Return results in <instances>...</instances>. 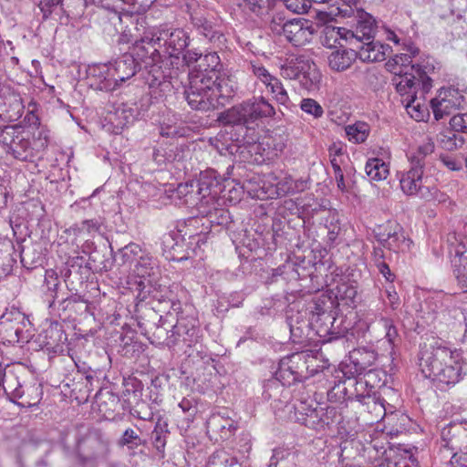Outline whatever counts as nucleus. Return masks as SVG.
Listing matches in <instances>:
<instances>
[{
  "label": "nucleus",
  "mask_w": 467,
  "mask_h": 467,
  "mask_svg": "<svg viewBox=\"0 0 467 467\" xmlns=\"http://www.w3.org/2000/svg\"><path fill=\"white\" fill-rule=\"evenodd\" d=\"M419 360L424 377L435 382L441 389L454 386L465 375L461 353L439 337L425 338L420 344Z\"/></svg>",
  "instance_id": "obj_1"
},
{
  "label": "nucleus",
  "mask_w": 467,
  "mask_h": 467,
  "mask_svg": "<svg viewBox=\"0 0 467 467\" xmlns=\"http://www.w3.org/2000/svg\"><path fill=\"white\" fill-rule=\"evenodd\" d=\"M47 144V136L42 131L31 138L30 132L19 125L0 128V146L16 160L32 161Z\"/></svg>",
  "instance_id": "obj_2"
},
{
  "label": "nucleus",
  "mask_w": 467,
  "mask_h": 467,
  "mask_svg": "<svg viewBox=\"0 0 467 467\" xmlns=\"http://www.w3.org/2000/svg\"><path fill=\"white\" fill-rule=\"evenodd\" d=\"M275 114V110L272 104L265 98L258 97L243 101L222 112L218 119L225 125L236 126L245 130L246 134L254 130L251 125L255 121L274 117Z\"/></svg>",
  "instance_id": "obj_3"
},
{
  "label": "nucleus",
  "mask_w": 467,
  "mask_h": 467,
  "mask_svg": "<svg viewBox=\"0 0 467 467\" xmlns=\"http://www.w3.org/2000/svg\"><path fill=\"white\" fill-rule=\"evenodd\" d=\"M303 359L304 357L299 353H294L283 358L279 361L275 378L268 380L264 386V398L273 400L274 402H281V398H278V396L284 399L289 398L290 393L285 389V386L299 380L301 371L299 370L298 363L303 361Z\"/></svg>",
  "instance_id": "obj_4"
},
{
  "label": "nucleus",
  "mask_w": 467,
  "mask_h": 467,
  "mask_svg": "<svg viewBox=\"0 0 467 467\" xmlns=\"http://www.w3.org/2000/svg\"><path fill=\"white\" fill-rule=\"evenodd\" d=\"M110 452L109 441L98 429L88 431L78 442V459L82 467H99Z\"/></svg>",
  "instance_id": "obj_5"
},
{
  "label": "nucleus",
  "mask_w": 467,
  "mask_h": 467,
  "mask_svg": "<svg viewBox=\"0 0 467 467\" xmlns=\"http://www.w3.org/2000/svg\"><path fill=\"white\" fill-rule=\"evenodd\" d=\"M155 35H151V39L157 41L158 47L163 48L162 53L170 65L178 64L181 55L190 45L191 37L188 32L181 27L169 26L161 25L155 26Z\"/></svg>",
  "instance_id": "obj_6"
},
{
  "label": "nucleus",
  "mask_w": 467,
  "mask_h": 467,
  "mask_svg": "<svg viewBox=\"0 0 467 467\" xmlns=\"http://www.w3.org/2000/svg\"><path fill=\"white\" fill-rule=\"evenodd\" d=\"M434 70L433 63H417L410 67L411 72L400 69L393 78V84L396 90L401 96L407 95L405 99L411 98V95L417 94V88L421 86L424 92H428L431 88V78L429 74Z\"/></svg>",
  "instance_id": "obj_7"
},
{
  "label": "nucleus",
  "mask_w": 467,
  "mask_h": 467,
  "mask_svg": "<svg viewBox=\"0 0 467 467\" xmlns=\"http://www.w3.org/2000/svg\"><path fill=\"white\" fill-rule=\"evenodd\" d=\"M185 7L192 28L198 35L217 45H221L225 41V36L221 30V25L207 12L204 6L200 5L195 0H189L186 2Z\"/></svg>",
  "instance_id": "obj_8"
},
{
  "label": "nucleus",
  "mask_w": 467,
  "mask_h": 467,
  "mask_svg": "<svg viewBox=\"0 0 467 467\" xmlns=\"http://www.w3.org/2000/svg\"><path fill=\"white\" fill-rule=\"evenodd\" d=\"M280 398V396H278ZM289 398L284 399L281 397V402H274V406L276 409H282L284 404V410L289 413V418L297 421L307 428L318 429L324 423L323 408H314V400L310 397H301L296 399L293 403L288 402Z\"/></svg>",
  "instance_id": "obj_9"
},
{
  "label": "nucleus",
  "mask_w": 467,
  "mask_h": 467,
  "mask_svg": "<svg viewBox=\"0 0 467 467\" xmlns=\"http://www.w3.org/2000/svg\"><path fill=\"white\" fill-rule=\"evenodd\" d=\"M376 377L377 372L369 369L363 378H359L357 380L356 387L357 391H358V388L363 389L364 386L369 387L367 393H358L356 395V400L360 404L363 411L369 416L368 420H369L370 423L381 420L388 412L384 399L375 391H372V389L375 387L374 379Z\"/></svg>",
  "instance_id": "obj_10"
},
{
  "label": "nucleus",
  "mask_w": 467,
  "mask_h": 467,
  "mask_svg": "<svg viewBox=\"0 0 467 467\" xmlns=\"http://www.w3.org/2000/svg\"><path fill=\"white\" fill-rule=\"evenodd\" d=\"M192 70L189 73V85L199 88L218 98L230 97L235 87L227 76H217L213 71Z\"/></svg>",
  "instance_id": "obj_11"
},
{
  "label": "nucleus",
  "mask_w": 467,
  "mask_h": 467,
  "mask_svg": "<svg viewBox=\"0 0 467 467\" xmlns=\"http://www.w3.org/2000/svg\"><path fill=\"white\" fill-rule=\"evenodd\" d=\"M400 184L406 195L426 200L432 198L436 191V188L429 183V178L423 177V169L419 162L416 166L410 165L409 171L401 173Z\"/></svg>",
  "instance_id": "obj_12"
},
{
  "label": "nucleus",
  "mask_w": 467,
  "mask_h": 467,
  "mask_svg": "<svg viewBox=\"0 0 467 467\" xmlns=\"http://www.w3.org/2000/svg\"><path fill=\"white\" fill-rule=\"evenodd\" d=\"M151 35H155L154 27L143 32L140 39L135 41L130 53L136 58L138 66L142 63L145 68L155 64H166L164 55L159 50L157 41L151 39Z\"/></svg>",
  "instance_id": "obj_13"
},
{
  "label": "nucleus",
  "mask_w": 467,
  "mask_h": 467,
  "mask_svg": "<svg viewBox=\"0 0 467 467\" xmlns=\"http://www.w3.org/2000/svg\"><path fill=\"white\" fill-rule=\"evenodd\" d=\"M170 66L169 61L168 65L155 64L142 72V78L150 90L151 97L155 99L166 97L172 91V69Z\"/></svg>",
  "instance_id": "obj_14"
},
{
  "label": "nucleus",
  "mask_w": 467,
  "mask_h": 467,
  "mask_svg": "<svg viewBox=\"0 0 467 467\" xmlns=\"http://www.w3.org/2000/svg\"><path fill=\"white\" fill-rule=\"evenodd\" d=\"M316 312H312L311 322H303L301 327H290V338L295 344H303L308 339V332L310 326L317 328V333L321 334L330 333L331 327L336 321L335 317L330 312L320 310L317 306ZM333 334V332H331Z\"/></svg>",
  "instance_id": "obj_15"
},
{
  "label": "nucleus",
  "mask_w": 467,
  "mask_h": 467,
  "mask_svg": "<svg viewBox=\"0 0 467 467\" xmlns=\"http://www.w3.org/2000/svg\"><path fill=\"white\" fill-rule=\"evenodd\" d=\"M199 326L196 318L178 317L175 325L171 326V334L167 336V345L175 347L182 343L186 347H192L199 340Z\"/></svg>",
  "instance_id": "obj_16"
},
{
  "label": "nucleus",
  "mask_w": 467,
  "mask_h": 467,
  "mask_svg": "<svg viewBox=\"0 0 467 467\" xmlns=\"http://www.w3.org/2000/svg\"><path fill=\"white\" fill-rule=\"evenodd\" d=\"M195 195H200V207L214 202L223 190V179L213 169H208L200 173L197 181H194Z\"/></svg>",
  "instance_id": "obj_17"
},
{
  "label": "nucleus",
  "mask_w": 467,
  "mask_h": 467,
  "mask_svg": "<svg viewBox=\"0 0 467 467\" xmlns=\"http://www.w3.org/2000/svg\"><path fill=\"white\" fill-rule=\"evenodd\" d=\"M464 96L453 88H441L436 98L431 100V107L436 120H440L462 108Z\"/></svg>",
  "instance_id": "obj_18"
},
{
  "label": "nucleus",
  "mask_w": 467,
  "mask_h": 467,
  "mask_svg": "<svg viewBox=\"0 0 467 467\" xmlns=\"http://www.w3.org/2000/svg\"><path fill=\"white\" fill-rule=\"evenodd\" d=\"M26 322V316L18 310L3 314L0 317V339L8 344L19 342Z\"/></svg>",
  "instance_id": "obj_19"
},
{
  "label": "nucleus",
  "mask_w": 467,
  "mask_h": 467,
  "mask_svg": "<svg viewBox=\"0 0 467 467\" xmlns=\"http://www.w3.org/2000/svg\"><path fill=\"white\" fill-rule=\"evenodd\" d=\"M450 253L452 256L451 264L454 267V274L459 285L467 291V239L460 240L455 238L451 243Z\"/></svg>",
  "instance_id": "obj_20"
},
{
  "label": "nucleus",
  "mask_w": 467,
  "mask_h": 467,
  "mask_svg": "<svg viewBox=\"0 0 467 467\" xmlns=\"http://www.w3.org/2000/svg\"><path fill=\"white\" fill-rule=\"evenodd\" d=\"M314 30L310 22L304 18H293L283 27L285 38L294 46H303L312 39Z\"/></svg>",
  "instance_id": "obj_21"
},
{
  "label": "nucleus",
  "mask_w": 467,
  "mask_h": 467,
  "mask_svg": "<svg viewBox=\"0 0 467 467\" xmlns=\"http://www.w3.org/2000/svg\"><path fill=\"white\" fill-rule=\"evenodd\" d=\"M24 105L20 95L11 89L0 94V119L13 122L20 119L24 113Z\"/></svg>",
  "instance_id": "obj_22"
},
{
  "label": "nucleus",
  "mask_w": 467,
  "mask_h": 467,
  "mask_svg": "<svg viewBox=\"0 0 467 467\" xmlns=\"http://www.w3.org/2000/svg\"><path fill=\"white\" fill-rule=\"evenodd\" d=\"M113 81L116 82V89L120 88L127 80L133 78L138 71V62L134 56L125 53L121 57L109 62Z\"/></svg>",
  "instance_id": "obj_23"
},
{
  "label": "nucleus",
  "mask_w": 467,
  "mask_h": 467,
  "mask_svg": "<svg viewBox=\"0 0 467 467\" xmlns=\"http://www.w3.org/2000/svg\"><path fill=\"white\" fill-rule=\"evenodd\" d=\"M87 78L91 87L102 91H113L116 89V82L113 81L110 64H94L88 66Z\"/></svg>",
  "instance_id": "obj_24"
},
{
  "label": "nucleus",
  "mask_w": 467,
  "mask_h": 467,
  "mask_svg": "<svg viewBox=\"0 0 467 467\" xmlns=\"http://www.w3.org/2000/svg\"><path fill=\"white\" fill-rule=\"evenodd\" d=\"M184 95L189 106L195 110L207 111L220 104V98L191 85L185 89Z\"/></svg>",
  "instance_id": "obj_25"
},
{
  "label": "nucleus",
  "mask_w": 467,
  "mask_h": 467,
  "mask_svg": "<svg viewBox=\"0 0 467 467\" xmlns=\"http://www.w3.org/2000/svg\"><path fill=\"white\" fill-rule=\"evenodd\" d=\"M244 144H247L248 152L253 155H259L255 157L254 161L257 162L265 161V160H271L278 155L283 150V143H275L273 138H264L262 141H249L246 140L245 137L243 139Z\"/></svg>",
  "instance_id": "obj_26"
},
{
  "label": "nucleus",
  "mask_w": 467,
  "mask_h": 467,
  "mask_svg": "<svg viewBox=\"0 0 467 467\" xmlns=\"http://www.w3.org/2000/svg\"><path fill=\"white\" fill-rule=\"evenodd\" d=\"M358 57L363 62H379L386 58L385 52L389 48L379 41H367L357 46Z\"/></svg>",
  "instance_id": "obj_27"
},
{
  "label": "nucleus",
  "mask_w": 467,
  "mask_h": 467,
  "mask_svg": "<svg viewBox=\"0 0 467 467\" xmlns=\"http://www.w3.org/2000/svg\"><path fill=\"white\" fill-rule=\"evenodd\" d=\"M378 353L371 348H358L350 354V361L354 365V373L364 376L367 369L377 360ZM369 370H368V372Z\"/></svg>",
  "instance_id": "obj_28"
},
{
  "label": "nucleus",
  "mask_w": 467,
  "mask_h": 467,
  "mask_svg": "<svg viewBox=\"0 0 467 467\" xmlns=\"http://www.w3.org/2000/svg\"><path fill=\"white\" fill-rule=\"evenodd\" d=\"M357 58L358 54L352 48L337 49L328 55L327 63L332 70L341 72L349 68Z\"/></svg>",
  "instance_id": "obj_29"
},
{
  "label": "nucleus",
  "mask_w": 467,
  "mask_h": 467,
  "mask_svg": "<svg viewBox=\"0 0 467 467\" xmlns=\"http://www.w3.org/2000/svg\"><path fill=\"white\" fill-rule=\"evenodd\" d=\"M374 23L373 17L368 14L360 16L355 31H352L353 36H349V40L356 39L359 44L373 40L376 32Z\"/></svg>",
  "instance_id": "obj_30"
},
{
  "label": "nucleus",
  "mask_w": 467,
  "mask_h": 467,
  "mask_svg": "<svg viewBox=\"0 0 467 467\" xmlns=\"http://www.w3.org/2000/svg\"><path fill=\"white\" fill-rule=\"evenodd\" d=\"M349 36H353L352 31L345 27H336L333 26H326L322 31L321 43L323 46L333 48L340 45V40H349Z\"/></svg>",
  "instance_id": "obj_31"
},
{
  "label": "nucleus",
  "mask_w": 467,
  "mask_h": 467,
  "mask_svg": "<svg viewBox=\"0 0 467 467\" xmlns=\"http://www.w3.org/2000/svg\"><path fill=\"white\" fill-rule=\"evenodd\" d=\"M307 59L308 57L304 55L287 58L280 67L281 76L287 79H298V78H301V73Z\"/></svg>",
  "instance_id": "obj_32"
},
{
  "label": "nucleus",
  "mask_w": 467,
  "mask_h": 467,
  "mask_svg": "<svg viewBox=\"0 0 467 467\" xmlns=\"http://www.w3.org/2000/svg\"><path fill=\"white\" fill-rule=\"evenodd\" d=\"M365 171L371 182L383 181L387 179L389 173V165L379 158L368 159L365 166Z\"/></svg>",
  "instance_id": "obj_33"
},
{
  "label": "nucleus",
  "mask_w": 467,
  "mask_h": 467,
  "mask_svg": "<svg viewBox=\"0 0 467 467\" xmlns=\"http://www.w3.org/2000/svg\"><path fill=\"white\" fill-rule=\"evenodd\" d=\"M169 434L168 422L161 419L158 420L151 432L150 440L154 448L161 454V457L164 455V449Z\"/></svg>",
  "instance_id": "obj_34"
},
{
  "label": "nucleus",
  "mask_w": 467,
  "mask_h": 467,
  "mask_svg": "<svg viewBox=\"0 0 467 467\" xmlns=\"http://www.w3.org/2000/svg\"><path fill=\"white\" fill-rule=\"evenodd\" d=\"M307 188V181L304 179L294 180L290 175H285L276 184L279 194H295L304 192Z\"/></svg>",
  "instance_id": "obj_35"
},
{
  "label": "nucleus",
  "mask_w": 467,
  "mask_h": 467,
  "mask_svg": "<svg viewBox=\"0 0 467 467\" xmlns=\"http://www.w3.org/2000/svg\"><path fill=\"white\" fill-rule=\"evenodd\" d=\"M298 80L303 88L307 90L314 89L320 80V73L317 67V65L307 59L304 70L301 73V78Z\"/></svg>",
  "instance_id": "obj_36"
},
{
  "label": "nucleus",
  "mask_w": 467,
  "mask_h": 467,
  "mask_svg": "<svg viewBox=\"0 0 467 467\" xmlns=\"http://www.w3.org/2000/svg\"><path fill=\"white\" fill-rule=\"evenodd\" d=\"M222 63L221 58L218 56L217 52H209L202 57L201 61L198 63L197 67L194 70L203 71L205 73H210L209 71H213L217 76H225V74L221 73Z\"/></svg>",
  "instance_id": "obj_37"
},
{
  "label": "nucleus",
  "mask_w": 467,
  "mask_h": 467,
  "mask_svg": "<svg viewBox=\"0 0 467 467\" xmlns=\"http://www.w3.org/2000/svg\"><path fill=\"white\" fill-rule=\"evenodd\" d=\"M211 202L213 204L212 208L207 209L206 204H204L202 209H199L200 213L207 217L213 224L226 225L230 222L229 212L215 206L214 202Z\"/></svg>",
  "instance_id": "obj_38"
},
{
  "label": "nucleus",
  "mask_w": 467,
  "mask_h": 467,
  "mask_svg": "<svg viewBox=\"0 0 467 467\" xmlns=\"http://www.w3.org/2000/svg\"><path fill=\"white\" fill-rule=\"evenodd\" d=\"M156 268V260L151 255L141 253L136 262L134 272L138 276L144 278L154 275Z\"/></svg>",
  "instance_id": "obj_39"
},
{
  "label": "nucleus",
  "mask_w": 467,
  "mask_h": 467,
  "mask_svg": "<svg viewBox=\"0 0 467 467\" xmlns=\"http://www.w3.org/2000/svg\"><path fill=\"white\" fill-rule=\"evenodd\" d=\"M211 467H241L236 457L224 450L215 451L209 458Z\"/></svg>",
  "instance_id": "obj_40"
},
{
  "label": "nucleus",
  "mask_w": 467,
  "mask_h": 467,
  "mask_svg": "<svg viewBox=\"0 0 467 467\" xmlns=\"http://www.w3.org/2000/svg\"><path fill=\"white\" fill-rule=\"evenodd\" d=\"M407 113L416 121H422L429 116L427 107L417 100L416 95H411L409 99H403Z\"/></svg>",
  "instance_id": "obj_41"
},
{
  "label": "nucleus",
  "mask_w": 467,
  "mask_h": 467,
  "mask_svg": "<svg viewBox=\"0 0 467 467\" xmlns=\"http://www.w3.org/2000/svg\"><path fill=\"white\" fill-rule=\"evenodd\" d=\"M346 133L350 141L355 143L364 142L369 132L368 125L364 122H357L346 127Z\"/></svg>",
  "instance_id": "obj_42"
},
{
  "label": "nucleus",
  "mask_w": 467,
  "mask_h": 467,
  "mask_svg": "<svg viewBox=\"0 0 467 467\" xmlns=\"http://www.w3.org/2000/svg\"><path fill=\"white\" fill-rule=\"evenodd\" d=\"M265 86L269 89L277 103L287 106L289 102V96L282 82L276 77H274L273 80L268 81Z\"/></svg>",
  "instance_id": "obj_43"
},
{
  "label": "nucleus",
  "mask_w": 467,
  "mask_h": 467,
  "mask_svg": "<svg viewBox=\"0 0 467 467\" xmlns=\"http://www.w3.org/2000/svg\"><path fill=\"white\" fill-rule=\"evenodd\" d=\"M194 181L181 183L177 187V193L179 197L184 198L186 203L196 205L200 207V195H195Z\"/></svg>",
  "instance_id": "obj_44"
},
{
  "label": "nucleus",
  "mask_w": 467,
  "mask_h": 467,
  "mask_svg": "<svg viewBox=\"0 0 467 467\" xmlns=\"http://www.w3.org/2000/svg\"><path fill=\"white\" fill-rule=\"evenodd\" d=\"M116 116L122 125H129L133 123L140 116V111L134 105L128 103L122 104L116 109Z\"/></svg>",
  "instance_id": "obj_45"
},
{
  "label": "nucleus",
  "mask_w": 467,
  "mask_h": 467,
  "mask_svg": "<svg viewBox=\"0 0 467 467\" xmlns=\"http://www.w3.org/2000/svg\"><path fill=\"white\" fill-rule=\"evenodd\" d=\"M246 70L251 73L257 80L265 85L268 81L273 80V76L264 66L257 60H250L246 64Z\"/></svg>",
  "instance_id": "obj_46"
},
{
  "label": "nucleus",
  "mask_w": 467,
  "mask_h": 467,
  "mask_svg": "<svg viewBox=\"0 0 467 467\" xmlns=\"http://www.w3.org/2000/svg\"><path fill=\"white\" fill-rule=\"evenodd\" d=\"M439 141L442 149L452 151L462 148L465 140L462 135L450 131L447 133H441L440 135Z\"/></svg>",
  "instance_id": "obj_47"
},
{
  "label": "nucleus",
  "mask_w": 467,
  "mask_h": 467,
  "mask_svg": "<svg viewBox=\"0 0 467 467\" xmlns=\"http://www.w3.org/2000/svg\"><path fill=\"white\" fill-rule=\"evenodd\" d=\"M145 441H143L137 432L128 428L124 431L122 436L118 441V445L119 447H127L129 450H135L140 445H144Z\"/></svg>",
  "instance_id": "obj_48"
},
{
  "label": "nucleus",
  "mask_w": 467,
  "mask_h": 467,
  "mask_svg": "<svg viewBox=\"0 0 467 467\" xmlns=\"http://www.w3.org/2000/svg\"><path fill=\"white\" fill-rule=\"evenodd\" d=\"M358 295V287L354 284L342 283L337 286L336 297L338 300L345 301L346 305L354 303Z\"/></svg>",
  "instance_id": "obj_49"
},
{
  "label": "nucleus",
  "mask_w": 467,
  "mask_h": 467,
  "mask_svg": "<svg viewBox=\"0 0 467 467\" xmlns=\"http://www.w3.org/2000/svg\"><path fill=\"white\" fill-rule=\"evenodd\" d=\"M434 143L431 140L419 146L416 152L410 157V165L416 166L417 162H419L420 168L423 169L425 165L424 158L431 154L434 151Z\"/></svg>",
  "instance_id": "obj_50"
},
{
  "label": "nucleus",
  "mask_w": 467,
  "mask_h": 467,
  "mask_svg": "<svg viewBox=\"0 0 467 467\" xmlns=\"http://www.w3.org/2000/svg\"><path fill=\"white\" fill-rule=\"evenodd\" d=\"M398 225L393 227V223L388 222L386 224L378 225L373 230V233L379 244L383 246L389 239H391L393 234L398 231Z\"/></svg>",
  "instance_id": "obj_51"
},
{
  "label": "nucleus",
  "mask_w": 467,
  "mask_h": 467,
  "mask_svg": "<svg viewBox=\"0 0 467 467\" xmlns=\"http://www.w3.org/2000/svg\"><path fill=\"white\" fill-rule=\"evenodd\" d=\"M378 325L384 328L385 337L390 345L394 346L399 340V334L393 321L386 317H380Z\"/></svg>",
  "instance_id": "obj_52"
},
{
  "label": "nucleus",
  "mask_w": 467,
  "mask_h": 467,
  "mask_svg": "<svg viewBox=\"0 0 467 467\" xmlns=\"http://www.w3.org/2000/svg\"><path fill=\"white\" fill-rule=\"evenodd\" d=\"M119 253L121 256L122 264L125 265L131 264L134 261L137 262L142 251L140 245L131 243L120 249Z\"/></svg>",
  "instance_id": "obj_53"
},
{
  "label": "nucleus",
  "mask_w": 467,
  "mask_h": 467,
  "mask_svg": "<svg viewBox=\"0 0 467 467\" xmlns=\"http://www.w3.org/2000/svg\"><path fill=\"white\" fill-rule=\"evenodd\" d=\"M300 109L306 112L313 116L315 119H319L324 114V109L321 105L313 99H303L300 103Z\"/></svg>",
  "instance_id": "obj_54"
},
{
  "label": "nucleus",
  "mask_w": 467,
  "mask_h": 467,
  "mask_svg": "<svg viewBox=\"0 0 467 467\" xmlns=\"http://www.w3.org/2000/svg\"><path fill=\"white\" fill-rule=\"evenodd\" d=\"M307 311L302 310V311H294L293 309H290L286 312V324L287 327H301L300 324H303V322H311V319L307 317Z\"/></svg>",
  "instance_id": "obj_55"
},
{
  "label": "nucleus",
  "mask_w": 467,
  "mask_h": 467,
  "mask_svg": "<svg viewBox=\"0 0 467 467\" xmlns=\"http://www.w3.org/2000/svg\"><path fill=\"white\" fill-rule=\"evenodd\" d=\"M290 19H286L284 12L282 11H276L273 15L271 21H270V27L271 30L277 35H282L283 33V27L286 26V24L288 23Z\"/></svg>",
  "instance_id": "obj_56"
},
{
  "label": "nucleus",
  "mask_w": 467,
  "mask_h": 467,
  "mask_svg": "<svg viewBox=\"0 0 467 467\" xmlns=\"http://www.w3.org/2000/svg\"><path fill=\"white\" fill-rule=\"evenodd\" d=\"M130 414L142 420H150L153 417L151 409L144 401L138 403L133 409H131Z\"/></svg>",
  "instance_id": "obj_57"
},
{
  "label": "nucleus",
  "mask_w": 467,
  "mask_h": 467,
  "mask_svg": "<svg viewBox=\"0 0 467 467\" xmlns=\"http://www.w3.org/2000/svg\"><path fill=\"white\" fill-rule=\"evenodd\" d=\"M450 125L454 131L467 132V113L454 115L450 120Z\"/></svg>",
  "instance_id": "obj_58"
},
{
  "label": "nucleus",
  "mask_w": 467,
  "mask_h": 467,
  "mask_svg": "<svg viewBox=\"0 0 467 467\" xmlns=\"http://www.w3.org/2000/svg\"><path fill=\"white\" fill-rule=\"evenodd\" d=\"M179 407L184 413H187L190 417H192L197 412V402L194 398L185 397L180 403Z\"/></svg>",
  "instance_id": "obj_59"
},
{
  "label": "nucleus",
  "mask_w": 467,
  "mask_h": 467,
  "mask_svg": "<svg viewBox=\"0 0 467 467\" xmlns=\"http://www.w3.org/2000/svg\"><path fill=\"white\" fill-rule=\"evenodd\" d=\"M245 7L253 13L262 14L268 6L269 0H243Z\"/></svg>",
  "instance_id": "obj_60"
},
{
  "label": "nucleus",
  "mask_w": 467,
  "mask_h": 467,
  "mask_svg": "<svg viewBox=\"0 0 467 467\" xmlns=\"http://www.w3.org/2000/svg\"><path fill=\"white\" fill-rule=\"evenodd\" d=\"M45 283L50 292V296L55 297L56 291L59 285L57 275L53 271H47L46 274Z\"/></svg>",
  "instance_id": "obj_61"
},
{
  "label": "nucleus",
  "mask_w": 467,
  "mask_h": 467,
  "mask_svg": "<svg viewBox=\"0 0 467 467\" xmlns=\"http://www.w3.org/2000/svg\"><path fill=\"white\" fill-rule=\"evenodd\" d=\"M341 161H332V168L334 170L335 179L337 182V188L341 190L342 192L346 191V184L344 181V173L341 170Z\"/></svg>",
  "instance_id": "obj_62"
},
{
  "label": "nucleus",
  "mask_w": 467,
  "mask_h": 467,
  "mask_svg": "<svg viewBox=\"0 0 467 467\" xmlns=\"http://www.w3.org/2000/svg\"><path fill=\"white\" fill-rule=\"evenodd\" d=\"M404 235L403 234L398 230L394 234L393 236L391 237V239H389L384 245L383 247L384 248H387L389 250H393V251H396L397 249L400 248V244L404 242Z\"/></svg>",
  "instance_id": "obj_63"
},
{
  "label": "nucleus",
  "mask_w": 467,
  "mask_h": 467,
  "mask_svg": "<svg viewBox=\"0 0 467 467\" xmlns=\"http://www.w3.org/2000/svg\"><path fill=\"white\" fill-rule=\"evenodd\" d=\"M182 57L183 62L190 66L192 63L200 62L202 59V53L198 52L196 49H190L187 51H183V53L181 55Z\"/></svg>",
  "instance_id": "obj_64"
}]
</instances>
